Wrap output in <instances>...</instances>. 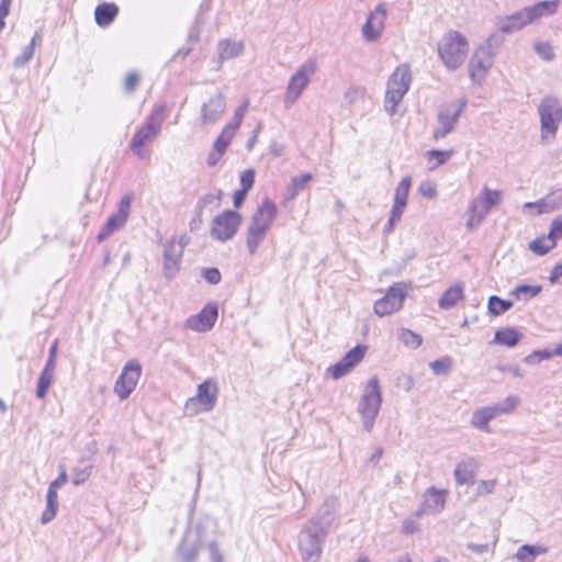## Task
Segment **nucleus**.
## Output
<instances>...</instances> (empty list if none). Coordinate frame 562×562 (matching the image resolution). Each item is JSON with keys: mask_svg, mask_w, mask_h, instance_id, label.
I'll use <instances>...</instances> for the list:
<instances>
[{"mask_svg": "<svg viewBox=\"0 0 562 562\" xmlns=\"http://www.w3.org/2000/svg\"><path fill=\"white\" fill-rule=\"evenodd\" d=\"M211 562H224L223 554L220 550L217 541H211L207 546Z\"/></svg>", "mask_w": 562, "mask_h": 562, "instance_id": "nucleus-60", "label": "nucleus"}, {"mask_svg": "<svg viewBox=\"0 0 562 562\" xmlns=\"http://www.w3.org/2000/svg\"><path fill=\"white\" fill-rule=\"evenodd\" d=\"M524 337V335L515 327H506L497 329L494 334V344L515 347Z\"/></svg>", "mask_w": 562, "mask_h": 562, "instance_id": "nucleus-30", "label": "nucleus"}, {"mask_svg": "<svg viewBox=\"0 0 562 562\" xmlns=\"http://www.w3.org/2000/svg\"><path fill=\"white\" fill-rule=\"evenodd\" d=\"M562 207V189H557L536 202H526L524 209H536L537 214L550 213Z\"/></svg>", "mask_w": 562, "mask_h": 562, "instance_id": "nucleus-22", "label": "nucleus"}, {"mask_svg": "<svg viewBox=\"0 0 562 562\" xmlns=\"http://www.w3.org/2000/svg\"><path fill=\"white\" fill-rule=\"evenodd\" d=\"M315 71L316 63L314 60H307L292 75L284 95L285 108H290L296 102L308 86L311 77Z\"/></svg>", "mask_w": 562, "mask_h": 562, "instance_id": "nucleus-10", "label": "nucleus"}, {"mask_svg": "<svg viewBox=\"0 0 562 562\" xmlns=\"http://www.w3.org/2000/svg\"><path fill=\"white\" fill-rule=\"evenodd\" d=\"M53 381H54V375L43 372V371L41 372L38 381H37V385H36V396L38 398H44L46 396L48 389H49L50 384L53 383Z\"/></svg>", "mask_w": 562, "mask_h": 562, "instance_id": "nucleus-46", "label": "nucleus"}, {"mask_svg": "<svg viewBox=\"0 0 562 562\" xmlns=\"http://www.w3.org/2000/svg\"><path fill=\"white\" fill-rule=\"evenodd\" d=\"M352 369L353 368L350 364H348L346 361L340 359L338 362H336L335 364L330 366L327 369V373L334 380H338V379L342 378L344 375H346L347 373H349Z\"/></svg>", "mask_w": 562, "mask_h": 562, "instance_id": "nucleus-47", "label": "nucleus"}, {"mask_svg": "<svg viewBox=\"0 0 562 562\" xmlns=\"http://www.w3.org/2000/svg\"><path fill=\"white\" fill-rule=\"evenodd\" d=\"M223 192L222 190H216L215 192H210L201 196L196 204L195 211L203 212L204 210L213 211L221 205Z\"/></svg>", "mask_w": 562, "mask_h": 562, "instance_id": "nucleus-34", "label": "nucleus"}, {"mask_svg": "<svg viewBox=\"0 0 562 562\" xmlns=\"http://www.w3.org/2000/svg\"><path fill=\"white\" fill-rule=\"evenodd\" d=\"M498 416L493 405L475 409L471 416V425L482 431L491 432L490 422Z\"/></svg>", "mask_w": 562, "mask_h": 562, "instance_id": "nucleus-25", "label": "nucleus"}, {"mask_svg": "<svg viewBox=\"0 0 562 562\" xmlns=\"http://www.w3.org/2000/svg\"><path fill=\"white\" fill-rule=\"evenodd\" d=\"M255 182V171L252 169H247L240 175V184L241 189L249 191Z\"/></svg>", "mask_w": 562, "mask_h": 562, "instance_id": "nucleus-58", "label": "nucleus"}, {"mask_svg": "<svg viewBox=\"0 0 562 562\" xmlns=\"http://www.w3.org/2000/svg\"><path fill=\"white\" fill-rule=\"evenodd\" d=\"M201 544V527L196 526L194 528L188 529L178 549L182 562H195Z\"/></svg>", "mask_w": 562, "mask_h": 562, "instance_id": "nucleus-19", "label": "nucleus"}, {"mask_svg": "<svg viewBox=\"0 0 562 562\" xmlns=\"http://www.w3.org/2000/svg\"><path fill=\"white\" fill-rule=\"evenodd\" d=\"M504 42V37L501 34H492L483 44L482 46H488L490 49H492L494 53L497 48L501 47V45Z\"/></svg>", "mask_w": 562, "mask_h": 562, "instance_id": "nucleus-62", "label": "nucleus"}, {"mask_svg": "<svg viewBox=\"0 0 562 562\" xmlns=\"http://www.w3.org/2000/svg\"><path fill=\"white\" fill-rule=\"evenodd\" d=\"M513 305L514 303L510 300H504L497 295H491L488 297L487 310L490 314L498 316L510 310Z\"/></svg>", "mask_w": 562, "mask_h": 562, "instance_id": "nucleus-36", "label": "nucleus"}, {"mask_svg": "<svg viewBox=\"0 0 562 562\" xmlns=\"http://www.w3.org/2000/svg\"><path fill=\"white\" fill-rule=\"evenodd\" d=\"M479 468V461L474 457L467 458L459 462L454 469V479L457 484L473 483L475 470Z\"/></svg>", "mask_w": 562, "mask_h": 562, "instance_id": "nucleus-24", "label": "nucleus"}, {"mask_svg": "<svg viewBox=\"0 0 562 562\" xmlns=\"http://www.w3.org/2000/svg\"><path fill=\"white\" fill-rule=\"evenodd\" d=\"M427 155L430 158L437 159V166L443 165L452 155L453 150H439V149H431L427 151Z\"/></svg>", "mask_w": 562, "mask_h": 562, "instance_id": "nucleus-55", "label": "nucleus"}, {"mask_svg": "<svg viewBox=\"0 0 562 562\" xmlns=\"http://www.w3.org/2000/svg\"><path fill=\"white\" fill-rule=\"evenodd\" d=\"M131 203V195H125L122 198L119 204L117 212L112 214L100 229L97 236L98 241L105 240L113 232L120 229L125 225L130 215Z\"/></svg>", "mask_w": 562, "mask_h": 562, "instance_id": "nucleus-16", "label": "nucleus"}, {"mask_svg": "<svg viewBox=\"0 0 562 562\" xmlns=\"http://www.w3.org/2000/svg\"><path fill=\"white\" fill-rule=\"evenodd\" d=\"M226 109L225 95L218 91L203 103L201 108V121L203 125L215 124Z\"/></svg>", "mask_w": 562, "mask_h": 562, "instance_id": "nucleus-21", "label": "nucleus"}, {"mask_svg": "<svg viewBox=\"0 0 562 562\" xmlns=\"http://www.w3.org/2000/svg\"><path fill=\"white\" fill-rule=\"evenodd\" d=\"M386 14L385 3H379L369 14L362 26V35L368 42H375L381 36Z\"/></svg>", "mask_w": 562, "mask_h": 562, "instance_id": "nucleus-20", "label": "nucleus"}, {"mask_svg": "<svg viewBox=\"0 0 562 562\" xmlns=\"http://www.w3.org/2000/svg\"><path fill=\"white\" fill-rule=\"evenodd\" d=\"M468 50V40L458 31H449L445 34L438 46L439 56L450 70H456L463 64Z\"/></svg>", "mask_w": 562, "mask_h": 562, "instance_id": "nucleus-2", "label": "nucleus"}, {"mask_svg": "<svg viewBox=\"0 0 562 562\" xmlns=\"http://www.w3.org/2000/svg\"><path fill=\"white\" fill-rule=\"evenodd\" d=\"M429 367L436 374H447L451 368V359L443 357L429 363Z\"/></svg>", "mask_w": 562, "mask_h": 562, "instance_id": "nucleus-52", "label": "nucleus"}, {"mask_svg": "<svg viewBox=\"0 0 562 562\" xmlns=\"http://www.w3.org/2000/svg\"><path fill=\"white\" fill-rule=\"evenodd\" d=\"M311 180V173H303L300 177L292 178L291 186L288 188L286 199H295V196L305 188L306 183H308Z\"/></svg>", "mask_w": 562, "mask_h": 562, "instance_id": "nucleus-42", "label": "nucleus"}, {"mask_svg": "<svg viewBox=\"0 0 562 562\" xmlns=\"http://www.w3.org/2000/svg\"><path fill=\"white\" fill-rule=\"evenodd\" d=\"M535 52L544 60L549 61L554 58V52L550 43L537 42L533 45Z\"/></svg>", "mask_w": 562, "mask_h": 562, "instance_id": "nucleus-51", "label": "nucleus"}, {"mask_svg": "<svg viewBox=\"0 0 562 562\" xmlns=\"http://www.w3.org/2000/svg\"><path fill=\"white\" fill-rule=\"evenodd\" d=\"M218 385L213 379H207L196 387V394L187 400L184 412L189 416H194L203 412H211L217 402Z\"/></svg>", "mask_w": 562, "mask_h": 562, "instance_id": "nucleus-6", "label": "nucleus"}, {"mask_svg": "<svg viewBox=\"0 0 562 562\" xmlns=\"http://www.w3.org/2000/svg\"><path fill=\"white\" fill-rule=\"evenodd\" d=\"M217 317V304L207 303L198 314L190 316L186 321V326L193 331L205 333L214 327Z\"/></svg>", "mask_w": 562, "mask_h": 562, "instance_id": "nucleus-17", "label": "nucleus"}, {"mask_svg": "<svg viewBox=\"0 0 562 562\" xmlns=\"http://www.w3.org/2000/svg\"><path fill=\"white\" fill-rule=\"evenodd\" d=\"M465 106V99H460L457 104L448 103L439 106L437 113V122L439 126L432 133L435 139L443 138L454 130V126Z\"/></svg>", "mask_w": 562, "mask_h": 562, "instance_id": "nucleus-11", "label": "nucleus"}, {"mask_svg": "<svg viewBox=\"0 0 562 562\" xmlns=\"http://www.w3.org/2000/svg\"><path fill=\"white\" fill-rule=\"evenodd\" d=\"M464 299L463 285L457 283L448 288L438 301V305L442 310H450L457 305L458 302Z\"/></svg>", "mask_w": 562, "mask_h": 562, "instance_id": "nucleus-28", "label": "nucleus"}, {"mask_svg": "<svg viewBox=\"0 0 562 562\" xmlns=\"http://www.w3.org/2000/svg\"><path fill=\"white\" fill-rule=\"evenodd\" d=\"M548 550V547L541 544H522L514 557L519 562H533L538 555L546 554Z\"/></svg>", "mask_w": 562, "mask_h": 562, "instance_id": "nucleus-32", "label": "nucleus"}, {"mask_svg": "<svg viewBox=\"0 0 562 562\" xmlns=\"http://www.w3.org/2000/svg\"><path fill=\"white\" fill-rule=\"evenodd\" d=\"M234 137V134L231 133V130L227 131L225 127L223 128L222 133L217 136L213 144V148L220 154H224L228 145L231 144L232 139Z\"/></svg>", "mask_w": 562, "mask_h": 562, "instance_id": "nucleus-48", "label": "nucleus"}, {"mask_svg": "<svg viewBox=\"0 0 562 562\" xmlns=\"http://www.w3.org/2000/svg\"><path fill=\"white\" fill-rule=\"evenodd\" d=\"M165 111L166 106L164 104L155 106L147 117L146 124L134 134L131 140V149L136 155L140 156L142 146L154 140L159 134L164 122Z\"/></svg>", "mask_w": 562, "mask_h": 562, "instance_id": "nucleus-8", "label": "nucleus"}, {"mask_svg": "<svg viewBox=\"0 0 562 562\" xmlns=\"http://www.w3.org/2000/svg\"><path fill=\"white\" fill-rule=\"evenodd\" d=\"M446 496V490H437L435 487H429L426 490L424 494V506L428 509H431L435 513H439L445 507Z\"/></svg>", "mask_w": 562, "mask_h": 562, "instance_id": "nucleus-29", "label": "nucleus"}, {"mask_svg": "<svg viewBox=\"0 0 562 562\" xmlns=\"http://www.w3.org/2000/svg\"><path fill=\"white\" fill-rule=\"evenodd\" d=\"M548 236L555 244L562 238V214L552 220Z\"/></svg>", "mask_w": 562, "mask_h": 562, "instance_id": "nucleus-53", "label": "nucleus"}, {"mask_svg": "<svg viewBox=\"0 0 562 562\" xmlns=\"http://www.w3.org/2000/svg\"><path fill=\"white\" fill-rule=\"evenodd\" d=\"M541 291V285L519 284L510 292V294L517 300L528 301L539 295Z\"/></svg>", "mask_w": 562, "mask_h": 562, "instance_id": "nucleus-37", "label": "nucleus"}, {"mask_svg": "<svg viewBox=\"0 0 562 562\" xmlns=\"http://www.w3.org/2000/svg\"><path fill=\"white\" fill-rule=\"evenodd\" d=\"M405 94L406 93L403 92L402 90L398 91V90H393V89L386 88L385 100H384L385 111L391 115L395 114L396 108L400 104V102L403 100Z\"/></svg>", "mask_w": 562, "mask_h": 562, "instance_id": "nucleus-40", "label": "nucleus"}, {"mask_svg": "<svg viewBox=\"0 0 562 562\" xmlns=\"http://www.w3.org/2000/svg\"><path fill=\"white\" fill-rule=\"evenodd\" d=\"M367 351V346L357 345L350 349L341 359L355 368L363 358Z\"/></svg>", "mask_w": 562, "mask_h": 562, "instance_id": "nucleus-44", "label": "nucleus"}, {"mask_svg": "<svg viewBox=\"0 0 562 562\" xmlns=\"http://www.w3.org/2000/svg\"><path fill=\"white\" fill-rule=\"evenodd\" d=\"M550 358H552V350L538 349L532 351L530 355L526 356L524 358V362L527 364H536Z\"/></svg>", "mask_w": 562, "mask_h": 562, "instance_id": "nucleus-49", "label": "nucleus"}, {"mask_svg": "<svg viewBox=\"0 0 562 562\" xmlns=\"http://www.w3.org/2000/svg\"><path fill=\"white\" fill-rule=\"evenodd\" d=\"M541 138H554L562 122V103L553 95H546L538 105Z\"/></svg>", "mask_w": 562, "mask_h": 562, "instance_id": "nucleus-4", "label": "nucleus"}, {"mask_svg": "<svg viewBox=\"0 0 562 562\" xmlns=\"http://www.w3.org/2000/svg\"><path fill=\"white\" fill-rule=\"evenodd\" d=\"M38 38H40V33L35 32L33 38L31 40L29 45L23 49L22 54H20L19 56L15 57V59L13 61V66L15 68H21V67L25 66L32 59V57L34 55L36 42Z\"/></svg>", "mask_w": 562, "mask_h": 562, "instance_id": "nucleus-39", "label": "nucleus"}, {"mask_svg": "<svg viewBox=\"0 0 562 562\" xmlns=\"http://www.w3.org/2000/svg\"><path fill=\"white\" fill-rule=\"evenodd\" d=\"M555 246V241L549 239V236L547 235L533 239L529 244V249L538 256H543L548 254L551 249H553Z\"/></svg>", "mask_w": 562, "mask_h": 562, "instance_id": "nucleus-41", "label": "nucleus"}, {"mask_svg": "<svg viewBox=\"0 0 562 562\" xmlns=\"http://www.w3.org/2000/svg\"><path fill=\"white\" fill-rule=\"evenodd\" d=\"M408 285L405 282H396L389 286L384 296L374 304V313L379 316L390 315L402 308L408 294Z\"/></svg>", "mask_w": 562, "mask_h": 562, "instance_id": "nucleus-12", "label": "nucleus"}, {"mask_svg": "<svg viewBox=\"0 0 562 562\" xmlns=\"http://www.w3.org/2000/svg\"><path fill=\"white\" fill-rule=\"evenodd\" d=\"M549 281L551 284L562 283V262L553 267L549 276Z\"/></svg>", "mask_w": 562, "mask_h": 562, "instance_id": "nucleus-63", "label": "nucleus"}, {"mask_svg": "<svg viewBox=\"0 0 562 562\" xmlns=\"http://www.w3.org/2000/svg\"><path fill=\"white\" fill-rule=\"evenodd\" d=\"M277 215V205L269 199H265L256 209L246 228V247L249 255L257 254Z\"/></svg>", "mask_w": 562, "mask_h": 562, "instance_id": "nucleus-1", "label": "nucleus"}, {"mask_svg": "<svg viewBox=\"0 0 562 562\" xmlns=\"http://www.w3.org/2000/svg\"><path fill=\"white\" fill-rule=\"evenodd\" d=\"M494 63V52L480 45L469 63V74L473 82L481 83Z\"/></svg>", "mask_w": 562, "mask_h": 562, "instance_id": "nucleus-14", "label": "nucleus"}, {"mask_svg": "<svg viewBox=\"0 0 562 562\" xmlns=\"http://www.w3.org/2000/svg\"><path fill=\"white\" fill-rule=\"evenodd\" d=\"M241 215L237 211L225 210L216 215L212 221L210 235L213 239L225 243L232 239L240 224Z\"/></svg>", "mask_w": 562, "mask_h": 562, "instance_id": "nucleus-9", "label": "nucleus"}, {"mask_svg": "<svg viewBox=\"0 0 562 562\" xmlns=\"http://www.w3.org/2000/svg\"><path fill=\"white\" fill-rule=\"evenodd\" d=\"M382 405V392L376 375H373L367 383L361 398L358 403V413L361 415L363 428L371 431L375 417Z\"/></svg>", "mask_w": 562, "mask_h": 562, "instance_id": "nucleus-3", "label": "nucleus"}, {"mask_svg": "<svg viewBox=\"0 0 562 562\" xmlns=\"http://www.w3.org/2000/svg\"><path fill=\"white\" fill-rule=\"evenodd\" d=\"M328 532L306 522L299 533V550L305 562H318Z\"/></svg>", "mask_w": 562, "mask_h": 562, "instance_id": "nucleus-5", "label": "nucleus"}, {"mask_svg": "<svg viewBox=\"0 0 562 562\" xmlns=\"http://www.w3.org/2000/svg\"><path fill=\"white\" fill-rule=\"evenodd\" d=\"M202 277L210 284H218L222 279L221 272L217 268H204L202 270Z\"/></svg>", "mask_w": 562, "mask_h": 562, "instance_id": "nucleus-56", "label": "nucleus"}, {"mask_svg": "<svg viewBox=\"0 0 562 562\" xmlns=\"http://www.w3.org/2000/svg\"><path fill=\"white\" fill-rule=\"evenodd\" d=\"M405 207L406 206H404V205L393 204V207L391 210L390 217H389V218H391V224H396L397 222H400Z\"/></svg>", "mask_w": 562, "mask_h": 562, "instance_id": "nucleus-64", "label": "nucleus"}, {"mask_svg": "<svg viewBox=\"0 0 562 562\" xmlns=\"http://www.w3.org/2000/svg\"><path fill=\"white\" fill-rule=\"evenodd\" d=\"M92 462L89 459H81L72 469V483L80 485L85 483L91 474Z\"/></svg>", "mask_w": 562, "mask_h": 562, "instance_id": "nucleus-35", "label": "nucleus"}, {"mask_svg": "<svg viewBox=\"0 0 562 562\" xmlns=\"http://www.w3.org/2000/svg\"><path fill=\"white\" fill-rule=\"evenodd\" d=\"M366 94V88L353 86L350 87L344 94L345 102L349 105L356 103L358 100L362 99Z\"/></svg>", "mask_w": 562, "mask_h": 562, "instance_id": "nucleus-50", "label": "nucleus"}, {"mask_svg": "<svg viewBox=\"0 0 562 562\" xmlns=\"http://www.w3.org/2000/svg\"><path fill=\"white\" fill-rule=\"evenodd\" d=\"M412 76L408 66H401L395 69L387 81V88L407 92L409 89Z\"/></svg>", "mask_w": 562, "mask_h": 562, "instance_id": "nucleus-26", "label": "nucleus"}, {"mask_svg": "<svg viewBox=\"0 0 562 562\" xmlns=\"http://www.w3.org/2000/svg\"><path fill=\"white\" fill-rule=\"evenodd\" d=\"M57 508L58 502L46 501V508L42 513L41 522L43 525L50 522L57 514Z\"/></svg>", "mask_w": 562, "mask_h": 562, "instance_id": "nucleus-54", "label": "nucleus"}, {"mask_svg": "<svg viewBox=\"0 0 562 562\" xmlns=\"http://www.w3.org/2000/svg\"><path fill=\"white\" fill-rule=\"evenodd\" d=\"M339 508V501L335 496L326 498L318 507L317 512L311 517L307 522L316 526L321 530L329 532Z\"/></svg>", "mask_w": 562, "mask_h": 562, "instance_id": "nucleus-18", "label": "nucleus"}, {"mask_svg": "<svg viewBox=\"0 0 562 562\" xmlns=\"http://www.w3.org/2000/svg\"><path fill=\"white\" fill-rule=\"evenodd\" d=\"M412 186V178L409 176L404 177L395 189L394 204L407 205L408 193Z\"/></svg>", "mask_w": 562, "mask_h": 562, "instance_id": "nucleus-38", "label": "nucleus"}, {"mask_svg": "<svg viewBox=\"0 0 562 562\" xmlns=\"http://www.w3.org/2000/svg\"><path fill=\"white\" fill-rule=\"evenodd\" d=\"M218 57L222 60L239 56L244 50V44L239 41L224 40L217 46Z\"/></svg>", "mask_w": 562, "mask_h": 562, "instance_id": "nucleus-33", "label": "nucleus"}, {"mask_svg": "<svg viewBox=\"0 0 562 562\" xmlns=\"http://www.w3.org/2000/svg\"><path fill=\"white\" fill-rule=\"evenodd\" d=\"M418 191L423 196L428 198V199H435L437 196V189L429 181L422 182L418 188Z\"/></svg>", "mask_w": 562, "mask_h": 562, "instance_id": "nucleus-61", "label": "nucleus"}, {"mask_svg": "<svg viewBox=\"0 0 562 562\" xmlns=\"http://www.w3.org/2000/svg\"><path fill=\"white\" fill-rule=\"evenodd\" d=\"M527 24H529V21H527L526 18H524V9H521L513 13L512 15L506 16L502 21L498 30L504 34H510L516 31H519Z\"/></svg>", "mask_w": 562, "mask_h": 562, "instance_id": "nucleus-31", "label": "nucleus"}, {"mask_svg": "<svg viewBox=\"0 0 562 562\" xmlns=\"http://www.w3.org/2000/svg\"><path fill=\"white\" fill-rule=\"evenodd\" d=\"M119 13V8L115 3L104 2L97 5L94 10V19L95 23L99 26H108L110 25Z\"/></svg>", "mask_w": 562, "mask_h": 562, "instance_id": "nucleus-27", "label": "nucleus"}, {"mask_svg": "<svg viewBox=\"0 0 562 562\" xmlns=\"http://www.w3.org/2000/svg\"><path fill=\"white\" fill-rule=\"evenodd\" d=\"M142 374V367L136 361H128L121 374L119 375L115 384L114 392L121 400H126L135 390L137 382Z\"/></svg>", "mask_w": 562, "mask_h": 562, "instance_id": "nucleus-13", "label": "nucleus"}, {"mask_svg": "<svg viewBox=\"0 0 562 562\" xmlns=\"http://www.w3.org/2000/svg\"><path fill=\"white\" fill-rule=\"evenodd\" d=\"M558 4V0H544L537 2L533 5L524 8V18H526V20L529 21V23H532L537 19H540L542 16H549L555 13Z\"/></svg>", "mask_w": 562, "mask_h": 562, "instance_id": "nucleus-23", "label": "nucleus"}, {"mask_svg": "<svg viewBox=\"0 0 562 562\" xmlns=\"http://www.w3.org/2000/svg\"><path fill=\"white\" fill-rule=\"evenodd\" d=\"M139 83V76L137 72H130L127 74L125 81H124V90L127 93H132L135 91L136 87Z\"/></svg>", "mask_w": 562, "mask_h": 562, "instance_id": "nucleus-59", "label": "nucleus"}, {"mask_svg": "<svg viewBox=\"0 0 562 562\" xmlns=\"http://www.w3.org/2000/svg\"><path fill=\"white\" fill-rule=\"evenodd\" d=\"M502 201V192L499 190H491L484 187L481 193L471 202L467 213V226L470 229L479 226L492 207L498 205Z\"/></svg>", "mask_w": 562, "mask_h": 562, "instance_id": "nucleus-7", "label": "nucleus"}, {"mask_svg": "<svg viewBox=\"0 0 562 562\" xmlns=\"http://www.w3.org/2000/svg\"><path fill=\"white\" fill-rule=\"evenodd\" d=\"M519 404V397L516 395L507 396L503 402L493 405L497 411L498 416L502 414H510Z\"/></svg>", "mask_w": 562, "mask_h": 562, "instance_id": "nucleus-45", "label": "nucleus"}, {"mask_svg": "<svg viewBox=\"0 0 562 562\" xmlns=\"http://www.w3.org/2000/svg\"><path fill=\"white\" fill-rule=\"evenodd\" d=\"M187 241L183 238L179 240H168L164 246V273L167 279H172L179 271L180 261L183 255Z\"/></svg>", "mask_w": 562, "mask_h": 562, "instance_id": "nucleus-15", "label": "nucleus"}, {"mask_svg": "<svg viewBox=\"0 0 562 562\" xmlns=\"http://www.w3.org/2000/svg\"><path fill=\"white\" fill-rule=\"evenodd\" d=\"M395 384L398 389H402L405 392H409L414 387L415 381L409 374H401L396 378Z\"/></svg>", "mask_w": 562, "mask_h": 562, "instance_id": "nucleus-57", "label": "nucleus"}, {"mask_svg": "<svg viewBox=\"0 0 562 562\" xmlns=\"http://www.w3.org/2000/svg\"><path fill=\"white\" fill-rule=\"evenodd\" d=\"M398 339L407 347L416 349L418 348L422 342L423 338L419 334L407 329V328H401L398 331Z\"/></svg>", "mask_w": 562, "mask_h": 562, "instance_id": "nucleus-43", "label": "nucleus"}]
</instances>
